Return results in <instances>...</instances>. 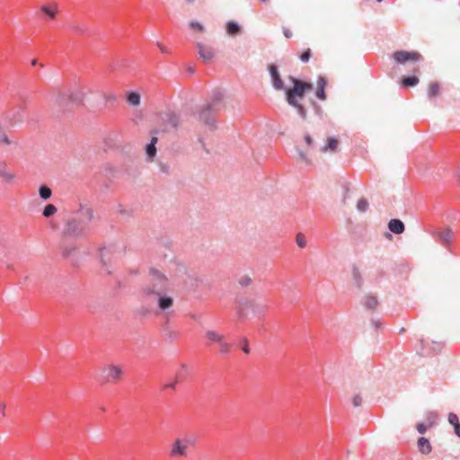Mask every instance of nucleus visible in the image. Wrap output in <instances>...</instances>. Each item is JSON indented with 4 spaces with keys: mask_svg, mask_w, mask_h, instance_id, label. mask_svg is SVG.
I'll use <instances>...</instances> for the list:
<instances>
[{
    "mask_svg": "<svg viewBox=\"0 0 460 460\" xmlns=\"http://www.w3.org/2000/svg\"><path fill=\"white\" fill-rule=\"evenodd\" d=\"M163 332L167 341H173L179 338V333L170 328L168 322L164 323Z\"/></svg>",
    "mask_w": 460,
    "mask_h": 460,
    "instance_id": "obj_24",
    "label": "nucleus"
},
{
    "mask_svg": "<svg viewBox=\"0 0 460 460\" xmlns=\"http://www.w3.org/2000/svg\"><path fill=\"white\" fill-rule=\"evenodd\" d=\"M39 195H40V199L47 200V199H50V197L52 195V190L49 186H47L45 184H41L39 187Z\"/></svg>",
    "mask_w": 460,
    "mask_h": 460,
    "instance_id": "obj_29",
    "label": "nucleus"
},
{
    "mask_svg": "<svg viewBox=\"0 0 460 460\" xmlns=\"http://www.w3.org/2000/svg\"><path fill=\"white\" fill-rule=\"evenodd\" d=\"M225 107L224 93L216 89L212 92L210 101L197 111L199 119L208 126L211 129L217 128V114Z\"/></svg>",
    "mask_w": 460,
    "mask_h": 460,
    "instance_id": "obj_3",
    "label": "nucleus"
},
{
    "mask_svg": "<svg viewBox=\"0 0 460 460\" xmlns=\"http://www.w3.org/2000/svg\"><path fill=\"white\" fill-rule=\"evenodd\" d=\"M159 133V129L157 128H154L151 130V134L153 135L152 137H151V140L148 144H153V146H156V144L158 142V137H157V134Z\"/></svg>",
    "mask_w": 460,
    "mask_h": 460,
    "instance_id": "obj_44",
    "label": "nucleus"
},
{
    "mask_svg": "<svg viewBox=\"0 0 460 460\" xmlns=\"http://www.w3.org/2000/svg\"><path fill=\"white\" fill-rule=\"evenodd\" d=\"M241 25L234 21H228L226 23V30L230 36L238 35L241 32Z\"/></svg>",
    "mask_w": 460,
    "mask_h": 460,
    "instance_id": "obj_23",
    "label": "nucleus"
},
{
    "mask_svg": "<svg viewBox=\"0 0 460 460\" xmlns=\"http://www.w3.org/2000/svg\"><path fill=\"white\" fill-rule=\"evenodd\" d=\"M289 81L292 83V88H285L296 97L303 98L306 91L313 89V84L308 82H305L295 76H289Z\"/></svg>",
    "mask_w": 460,
    "mask_h": 460,
    "instance_id": "obj_9",
    "label": "nucleus"
},
{
    "mask_svg": "<svg viewBox=\"0 0 460 460\" xmlns=\"http://www.w3.org/2000/svg\"><path fill=\"white\" fill-rule=\"evenodd\" d=\"M94 219L93 209L85 203H80L78 209L69 217L63 227V235L69 238H82L90 231V223Z\"/></svg>",
    "mask_w": 460,
    "mask_h": 460,
    "instance_id": "obj_2",
    "label": "nucleus"
},
{
    "mask_svg": "<svg viewBox=\"0 0 460 460\" xmlns=\"http://www.w3.org/2000/svg\"><path fill=\"white\" fill-rule=\"evenodd\" d=\"M240 286L247 287L252 283V279L249 276H243L238 280Z\"/></svg>",
    "mask_w": 460,
    "mask_h": 460,
    "instance_id": "obj_42",
    "label": "nucleus"
},
{
    "mask_svg": "<svg viewBox=\"0 0 460 460\" xmlns=\"http://www.w3.org/2000/svg\"><path fill=\"white\" fill-rule=\"evenodd\" d=\"M419 83V78L416 75H410L403 77L402 79V85L404 87H412L417 85Z\"/></svg>",
    "mask_w": 460,
    "mask_h": 460,
    "instance_id": "obj_31",
    "label": "nucleus"
},
{
    "mask_svg": "<svg viewBox=\"0 0 460 460\" xmlns=\"http://www.w3.org/2000/svg\"><path fill=\"white\" fill-rule=\"evenodd\" d=\"M352 403L355 407H358L361 405L362 403V398L359 396V395H355L353 398H352Z\"/></svg>",
    "mask_w": 460,
    "mask_h": 460,
    "instance_id": "obj_48",
    "label": "nucleus"
},
{
    "mask_svg": "<svg viewBox=\"0 0 460 460\" xmlns=\"http://www.w3.org/2000/svg\"><path fill=\"white\" fill-rule=\"evenodd\" d=\"M236 314L240 319L246 317L251 311L252 315L261 317L267 312L269 305L262 302H254L246 297H242L236 300Z\"/></svg>",
    "mask_w": 460,
    "mask_h": 460,
    "instance_id": "obj_4",
    "label": "nucleus"
},
{
    "mask_svg": "<svg viewBox=\"0 0 460 460\" xmlns=\"http://www.w3.org/2000/svg\"><path fill=\"white\" fill-rule=\"evenodd\" d=\"M378 304L377 298L374 296L367 295L365 296L364 306L367 309L373 310Z\"/></svg>",
    "mask_w": 460,
    "mask_h": 460,
    "instance_id": "obj_28",
    "label": "nucleus"
},
{
    "mask_svg": "<svg viewBox=\"0 0 460 460\" xmlns=\"http://www.w3.org/2000/svg\"><path fill=\"white\" fill-rule=\"evenodd\" d=\"M12 142L5 133L4 126L0 122V145H10Z\"/></svg>",
    "mask_w": 460,
    "mask_h": 460,
    "instance_id": "obj_33",
    "label": "nucleus"
},
{
    "mask_svg": "<svg viewBox=\"0 0 460 460\" xmlns=\"http://www.w3.org/2000/svg\"><path fill=\"white\" fill-rule=\"evenodd\" d=\"M454 432L458 438H460V422L454 426Z\"/></svg>",
    "mask_w": 460,
    "mask_h": 460,
    "instance_id": "obj_55",
    "label": "nucleus"
},
{
    "mask_svg": "<svg viewBox=\"0 0 460 460\" xmlns=\"http://www.w3.org/2000/svg\"><path fill=\"white\" fill-rule=\"evenodd\" d=\"M296 244L300 247V248H305L306 246V240L303 234L299 233L296 234Z\"/></svg>",
    "mask_w": 460,
    "mask_h": 460,
    "instance_id": "obj_39",
    "label": "nucleus"
},
{
    "mask_svg": "<svg viewBox=\"0 0 460 460\" xmlns=\"http://www.w3.org/2000/svg\"><path fill=\"white\" fill-rule=\"evenodd\" d=\"M161 119L164 124L170 125L173 128H177L181 121L180 115L171 111L161 114Z\"/></svg>",
    "mask_w": 460,
    "mask_h": 460,
    "instance_id": "obj_16",
    "label": "nucleus"
},
{
    "mask_svg": "<svg viewBox=\"0 0 460 460\" xmlns=\"http://www.w3.org/2000/svg\"><path fill=\"white\" fill-rule=\"evenodd\" d=\"M387 226H388V229L395 234H402L405 230V226H404L403 222L398 218L391 219L388 222Z\"/></svg>",
    "mask_w": 460,
    "mask_h": 460,
    "instance_id": "obj_19",
    "label": "nucleus"
},
{
    "mask_svg": "<svg viewBox=\"0 0 460 460\" xmlns=\"http://www.w3.org/2000/svg\"><path fill=\"white\" fill-rule=\"evenodd\" d=\"M57 207L54 204L49 203L44 207L42 210V216L46 218H49L52 216H54L57 213Z\"/></svg>",
    "mask_w": 460,
    "mask_h": 460,
    "instance_id": "obj_30",
    "label": "nucleus"
},
{
    "mask_svg": "<svg viewBox=\"0 0 460 460\" xmlns=\"http://www.w3.org/2000/svg\"><path fill=\"white\" fill-rule=\"evenodd\" d=\"M368 208V202L365 198L358 199L357 203V209L358 212L364 213Z\"/></svg>",
    "mask_w": 460,
    "mask_h": 460,
    "instance_id": "obj_38",
    "label": "nucleus"
},
{
    "mask_svg": "<svg viewBox=\"0 0 460 460\" xmlns=\"http://www.w3.org/2000/svg\"><path fill=\"white\" fill-rule=\"evenodd\" d=\"M428 427H429L428 424L418 423L416 429L420 434H425L428 429Z\"/></svg>",
    "mask_w": 460,
    "mask_h": 460,
    "instance_id": "obj_45",
    "label": "nucleus"
},
{
    "mask_svg": "<svg viewBox=\"0 0 460 460\" xmlns=\"http://www.w3.org/2000/svg\"><path fill=\"white\" fill-rule=\"evenodd\" d=\"M418 448L424 455L429 454L432 449L429 440L425 437H420L418 439Z\"/></svg>",
    "mask_w": 460,
    "mask_h": 460,
    "instance_id": "obj_21",
    "label": "nucleus"
},
{
    "mask_svg": "<svg viewBox=\"0 0 460 460\" xmlns=\"http://www.w3.org/2000/svg\"><path fill=\"white\" fill-rule=\"evenodd\" d=\"M394 59L398 64H405L407 61L410 60H419L420 58V54L415 51H405V50H400L395 51L393 54Z\"/></svg>",
    "mask_w": 460,
    "mask_h": 460,
    "instance_id": "obj_14",
    "label": "nucleus"
},
{
    "mask_svg": "<svg viewBox=\"0 0 460 460\" xmlns=\"http://www.w3.org/2000/svg\"><path fill=\"white\" fill-rule=\"evenodd\" d=\"M159 169L162 172L168 173L170 167L167 164L161 163L159 164Z\"/></svg>",
    "mask_w": 460,
    "mask_h": 460,
    "instance_id": "obj_51",
    "label": "nucleus"
},
{
    "mask_svg": "<svg viewBox=\"0 0 460 460\" xmlns=\"http://www.w3.org/2000/svg\"><path fill=\"white\" fill-rule=\"evenodd\" d=\"M312 54H311V49H307L305 50H304L301 55L299 56V58L300 60L303 62V63H306L309 61L310 58H311Z\"/></svg>",
    "mask_w": 460,
    "mask_h": 460,
    "instance_id": "obj_40",
    "label": "nucleus"
},
{
    "mask_svg": "<svg viewBox=\"0 0 460 460\" xmlns=\"http://www.w3.org/2000/svg\"><path fill=\"white\" fill-rule=\"evenodd\" d=\"M196 47L198 49L199 56L203 59V61L208 62L213 59L215 53L211 47L206 46L200 42H198Z\"/></svg>",
    "mask_w": 460,
    "mask_h": 460,
    "instance_id": "obj_17",
    "label": "nucleus"
},
{
    "mask_svg": "<svg viewBox=\"0 0 460 460\" xmlns=\"http://www.w3.org/2000/svg\"><path fill=\"white\" fill-rule=\"evenodd\" d=\"M327 85V80L324 76H319L317 79V89L315 92V96L321 100L325 101L327 96L325 93V87Z\"/></svg>",
    "mask_w": 460,
    "mask_h": 460,
    "instance_id": "obj_18",
    "label": "nucleus"
},
{
    "mask_svg": "<svg viewBox=\"0 0 460 460\" xmlns=\"http://www.w3.org/2000/svg\"><path fill=\"white\" fill-rule=\"evenodd\" d=\"M284 91L286 93V99H287L288 103L294 108L297 107L299 104V102L297 101L298 97H296L294 94H292L291 93H289L287 90H284Z\"/></svg>",
    "mask_w": 460,
    "mask_h": 460,
    "instance_id": "obj_35",
    "label": "nucleus"
},
{
    "mask_svg": "<svg viewBox=\"0 0 460 460\" xmlns=\"http://www.w3.org/2000/svg\"><path fill=\"white\" fill-rule=\"evenodd\" d=\"M146 159L147 161H153L155 156L156 155V146H153V144H146L145 147Z\"/></svg>",
    "mask_w": 460,
    "mask_h": 460,
    "instance_id": "obj_32",
    "label": "nucleus"
},
{
    "mask_svg": "<svg viewBox=\"0 0 460 460\" xmlns=\"http://www.w3.org/2000/svg\"><path fill=\"white\" fill-rule=\"evenodd\" d=\"M243 346L242 347V349L244 353L248 354L250 352V348H249V345H248V341L247 339H243Z\"/></svg>",
    "mask_w": 460,
    "mask_h": 460,
    "instance_id": "obj_52",
    "label": "nucleus"
},
{
    "mask_svg": "<svg viewBox=\"0 0 460 460\" xmlns=\"http://www.w3.org/2000/svg\"><path fill=\"white\" fill-rule=\"evenodd\" d=\"M295 109H296L297 113L299 114V116L302 119H305V117H306V111H305V107L302 104L299 103L298 106L296 107Z\"/></svg>",
    "mask_w": 460,
    "mask_h": 460,
    "instance_id": "obj_46",
    "label": "nucleus"
},
{
    "mask_svg": "<svg viewBox=\"0 0 460 460\" xmlns=\"http://www.w3.org/2000/svg\"><path fill=\"white\" fill-rule=\"evenodd\" d=\"M268 71L273 88L277 91L285 90L286 87L284 82L281 79L278 66L273 63L270 64L268 66Z\"/></svg>",
    "mask_w": 460,
    "mask_h": 460,
    "instance_id": "obj_12",
    "label": "nucleus"
},
{
    "mask_svg": "<svg viewBox=\"0 0 460 460\" xmlns=\"http://www.w3.org/2000/svg\"><path fill=\"white\" fill-rule=\"evenodd\" d=\"M425 418H426V420H427V424L429 427H431V426H433L437 422V420L438 419V415L435 411H429V412L426 413Z\"/></svg>",
    "mask_w": 460,
    "mask_h": 460,
    "instance_id": "obj_36",
    "label": "nucleus"
},
{
    "mask_svg": "<svg viewBox=\"0 0 460 460\" xmlns=\"http://www.w3.org/2000/svg\"><path fill=\"white\" fill-rule=\"evenodd\" d=\"M181 371H187L188 370V366L186 364H181Z\"/></svg>",
    "mask_w": 460,
    "mask_h": 460,
    "instance_id": "obj_59",
    "label": "nucleus"
},
{
    "mask_svg": "<svg viewBox=\"0 0 460 460\" xmlns=\"http://www.w3.org/2000/svg\"><path fill=\"white\" fill-rule=\"evenodd\" d=\"M31 66H36L38 64V60L34 58L31 60Z\"/></svg>",
    "mask_w": 460,
    "mask_h": 460,
    "instance_id": "obj_62",
    "label": "nucleus"
},
{
    "mask_svg": "<svg viewBox=\"0 0 460 460\" xmlns=\"http://www.w3.org/2000/svg\"><path fill=\"white\" fill-rule=\"evenodd\" d=\"M349 187L345 184L343 186V198H342L344 203H346L347 199L349 198Z\"/></svg>",
    "mask_w": 460,
    "mask_h": 460,
    "instance_id": "obj_50",
    "label": "nucleus"
},
{
    "mask_svg": "<svg viewBox=\"0 0 460 460\" xmlns=\"http://www.w3.org/2000/svg\"><path fill=\"white\" fill-rule=\"evenodd\" d=\"M149 277V282L143 288V294L147 299H155L160 311L164 314L169 313L174 300L166 293L169 285L167 278L154 268L150 269Z\"/></svg>",
    "mask_w": 460,
    "mask_h": 460,
    "instance_id": "obj_1",
    "label": "nucleus"
},
{
    "mask_svg": "<svg viewBox=\"0 0 460 460\" xmlns=\"http://www.w3.org/2000/svg\"><path fill=\"white\" fill-rule=\"evenodd\" d=\"M432 235L438 243L449 250L454 238V233L450 228L437 229Z\"/></svg>",
    "mask_w": 460,
    "mask_h": 460,
    "instance_id": "obj_11",
    "label": "nucleus"
},
{
    "mask_svg": "<svg viewBox=\"0 0 460 460\" xmlns=\"http://www.w3.org/2000/svg\"><path fill=\"white\" fill-rule=\"evenodd\" d=\"M297 151H298L299 157H300L303 161H305V162L308 163V158H307V156H306L305 153V152H303V151H301V150H297Z\"/></svg>",
    "mask_w": 460,
    "mask_h": 460,
    "instance_id": "obj_54",
    "label": "nucleus"
},
{
    "mask_svg": "<svg viewBox=\"0 0 460 460\" xmlns=\"http://www.w3.org/2000/svg\"><path fill=\"white\" fill-rule=\"evenodd\" d=\"M283 33L286 38L289 39L292 36V32L290 30L284 28Z\"/></svg>",
    "mask_w": 460,
    "mask_h": 460,
    "instance_id": "obj_56",
    "label": "nucleus"
},
{
    "mask_svg": "<svg viewBox=\"0 0 460 460\" xmlns=\"http://www.w3.org/2000/svg\"><path fill=\"white\" fill-rule=\"evenodd\" d=\"M305 142L306 143L308 147H310V148L314 147V140L310 135L306 134L305 136Z\"/></svg>",
    "mask_w": 460,
    "mask_h": 460,
    "instance_id": "obj_47",
    "label": "nucleus"
},
{
    "mask_svg": "<svg viewBox=\"0 0 460 460\" xmlns=\"http://www.w3.org/2000/svg\"><path fill=\"white\" fill-rule=\"evenodd\" d=\"M0 177L4 181L11 183L14 180V175L7 171V165L4 162L0 161Z\"/></svg>",
    "mask_w": 460,
    "mask_h": 460,
    "instance_id": "obj_22",
    "label": "nucleus"
},
{
    "mask_svg": "<svg viewBox=\"0 0 460 460\" xmlns=\"http://www.w3.org/2000/svg\"><path fill=\"white\" fill-rule=\"evenodd\" d=\"M23 120V109L22 107L13 110L5 118V123L9 128L19 126L22 124Z\"/></svg>",
    "mask_w": 460,
    "mask_h": 460,
    "instance_id": "obj_13",
    "label": "nucleus"
},
{
    "mask_svg": "<svg viewBox=\"0 0 460 460\" xmlns=\"http://www.w3.org/2000/svg\"><path fill=\"white\" fill-rule=\"evenodd\" d=\"M123 375V368L117 365H108L103 367L101 375L102 381L104 383L118 382Z\"/></svg>",
    "mask_w": 460,
    "mask_h": 460,
    "instance_id": "obj_7",
    "label": "nucleus"
},
{
    "mask_svg": "<svg viewBox=\"0 0 460 460\" xmlns=\"http://www.w3.org/2000/svg\"><path fill=\"white\" fill-rule=\"evenodd\" d=\"M61 255L64 259L69 261L74 265H77L78 261L75 259L76 246L73 244H66L61 248Z\"/></svg>",
    "mask_w": 460,
    "mask_h": 460,
    "instance_id": "obj_15",
    "label": "nucleus"
},
{
    "mask_svg": "<svg viewBox=\"0 0 460 460\" xmlns=\"http://www.w3.org/2000/svg\"><path fill=\"white\" fill-rule=\"evenodd\" d=\"M119 247L115 244H110L108 246H103L100 249V259L102 264L103 270L107 272V274H111V259L115 253L119 251Z\"/></svg>",
    "mask_w": 460,
    "mask_h": 460,
    "instance_id": "obj_8",
    "label": "nucleus"
},
{
    "mask_svg": "<svg viewBox=\"0 0 460 460\" xmlns=\"http://www.w3.org/2000/svg\"><path fill=\"white\" fill-rule=\"evenodd\" d=\"M374 323H375L376 328H378L380 325V323L378 322H375Z\"/></svg>",
    "mask_w": 460,
    "mask_h": 460,
    "instance_id": "obj_64",
    "label": "nucleus"
},
{
    "mask_svg": "<svg viewBox=\"0 0 460 460\" xmlns=\"http://www.w3.org/2000/svg\"><path fill=\"white\" fill-rule=\"evenodd\" d=\"M84 93L76 90L72 92L69 95L59 93L55 99V105H57L60 111L66 112L69 111V106L71 104L79 105L83 103Z\"/></svg>",
    "mask_w": 460,
    "mask_h": 460,
    "instance_id": "obj_5",
    "label": "nucleus"
},
{
    "mask_svg": "<svg viewBox=\"0 0 460 460\" xmlns=\"http://www.w3.org/2000/svg\"><path fill=\"white\" fill-rule=\"evenodd\" d=\"M352 278H353L355 286L358 288H361L364 284V279L362 278V275L360 273L358 267H357L356 265H353V267H352Z\"/></svg>",
    "mask_w": 460,
    "mask_h": 460,
    "instance_id": "obj_25",
    "label": "nucleus"
},
{
    "mask_svg": "<svg viewBox=\"0 0 460 460\" xmlns=\"http://www.w3.org/2000/svg\"><path fill=\"white\" fill-rule=\"evenodd\" d=\"M439 92V84L437 82H434L430 84L429 91H428V97L429 99H432L436 97L438 94Z\"/></svg>",
    "mask_w": 460,
    "mask_h": 460,
    "instance_id": "obj_34",
    "label": "nucleus"
},
{
    "mask_svg": "<svg viewBox=\"0 0 460 460\" xmlns=\"http://www.w3.org/2000/svg\"><path fill=\"white\" fill-rule=\"evenodd\" d=\"M199 141L201 143V146H202L203 149L206 151V153H208V150L207 149V147H206L205 144L203 143V141L202 140H199Z\"/></svg>",
    "mask_w": 460,
    "mask_h": 460,
    "instance_id": "obj_61",
    "label": "nucleus"
},
{
    "mask_svg": "<svg viewBox=\"0 0 460 460\" xmlns=\"http://www.w3.org/2000/svg\"><path fill=\"white\" fill-rule=\"evenodd\" d=\"M190 318L192 320H194V321L199 322V321H200L201 316L199 314H190Z\"/></svg>",
    "mask_w": 460,
    "mask_h": 460,
    "instance_id": "obj_57",
    "label": "nucleus"
},
{
    "mask_svg": "<svg viewBox=\"0 0 460 460\" xmlns=\"http://www.w3.org/2000/svg\"><path fill=\"white\" fill-rule=\"evenodd\" d=\"M140 99V94L137 92L129 91L127 93V102L133 106H138Z\"/></svg>",
    "mask_w": 460,
    "mask_h": 460,
    "instance_id": "obj_26",
    "label": "nucleus"
},
{
    "mask_svg": "<svg viewBox=\"0 0 460 460\" xmlns=\"http://www.w3.org/2000/svg\"><path fill=\"white\" fill-rule=\"evenodd\" d=\"M141 313H142V314H147V313H148V310H147V309H145V308H142V309H141Z\"/></svg>",
    "mask_w": 460,
    "mask_h": 460,
    "instance_id": "obj_63",
    "label": "nucleus"
},
{
    "mask_svg": "<svg viewBox=\"0 0 460 460\" xmlns=\"http://www.w3.org/2000/svg\"><path fill=\"white\" fill-rule=\"evenodd\" d=\"M204 338L208 346L218 344L219 352L222 355H226L229 353L231 345L225 341V336L222 333L216 330L209 329L204 332Z\"/></svg>",
    "mask_w": 460,
    "mask_h": 460,
    "instance_id": "obj_6",
    "label": "nucleus"
},
{
    "mask_svg": "<svg viewBox=\"0 0 460 460\" xmlns=\"http://www.w3.org/2000/svg\"><path fill=\"white\" fill-rule=\"evenodd\" d=\"M191 444L189 438H176L170 450L172 457L186 456L189 446Z\"/></svg>",
    "mask_w": 460,
    "mask_h": 460,
    "instance_id": "obj_10",
    "label": "nucleus"
},
{
    "mask_svg": "<svg viewBox=\"0 0 460 460\" xmlns=\"http://www.w3.org/2000/svg\"><path fill=\"white\" fill-rule=\"evenodd\" d=\"M157 46H158V48L160 49V50H161L163 53H168V50H167V49H166L164 46H163V45H162V44H160V43H157Z\"/></svg>",
    "mask_w": 460,
    "mask_h": 460,
    "instance_id": "obj_58",
    "label": "nucleus"
},
{
    "mask_svg": "<svg viewBox=\"0 0 460 460\" xmlns=\"http://www.w3.org/2000/svg\"><path fill=\"white\" fill-rule=\"evenodd\" d=\"M105 99H106L107 102H116L117 101V97L113 93H111L109 95H105Z\"/></svg>",
    "mask_w": 460,
    "mask_h": 460,
    "instance_id": "obj_53",
    "label": "nucleus"
},
{
    "mask_svg": "<svg viewBox=\"0 0 460 460\" xmlns=\"http://www.w3.org/2000/svg\"><path fill=\"white\" fill-rule=\"evenodd\" d=\"M119 212L120 214H126V211L122 208L121 205L119 206Z\"/></svg>",
    "mask_w": 460,
    "mask_h": 460,
    "instance_id": "obj_60",
    "label": "nucleus"
},
{
    "mask_svg": "<svg viewBox=\"0 0 460 460\" xmlns=\"http://www.w3.org/2000/svg\"><path fill=\"white\" fill-rule=\"evenodd\" d=\"M448 422L450 423V425H452L453 427L456 424H458L459 422V420H458V416L454 413V412H450L448 414Z\"/></svg>",
    "mask_w": 460,
    "mask_h": 460,
    "instance_id": "obj_43",
    "label": "nucleus"
},
{
    "mask_svg": "<svg viewBox=\"0 0 460 460\" xmlns=\"http://www.w3.org/2000/svg\"><path fill=\"white\" fill-rule=\"evenodd\" d=\"M42 15L48 20H54L58 13L57 5H43L40 8Z\"/></svg>",
    "mask_w": 460,
    "mask_h": 460,
    "instance_id": "obj_20",
    "label": "nucleus"
},
{
    "mask_svg": "<svg viewBox=\"0 0 460 460\" xmlns=\"http://www.w3.org/2000/svg\"><path fill=\"white\" fill-rule=\"evenodd\" d=\"M182 379H183V376H182L181 373L179 372L177 374V376H175L174 380L170 383L165 384L163 386V389H167V388L175 389L178 382L181 381Z\"/></svg>",
    "mask_w": 460,
    "mask_h": 460,
    "instance_id": "obj_37",
    "label": "nucleus"
},
{
    "mask_svg": "<svg viewBox=\"0 0 460 460\" xmlns=\"http://www.w3.org/2000/svg\"><path fill=\"white\" fill-rule=\"evenodd\" d=\"M338 146V140L334 137L327 138L326 145L321 147L323 152L334 151Z\"/></svg>",
    "mask_w": 460,
    "mask_h": 460,
    "instance_id": "obj_27",
    "label": "nucleus"
},
{
    "mask_svg": "<svg viewBox=\"0 0 460 460\" xmlns=\"http://www.w3.org/2000/svg\"><path fill=\"white\" fill-rule=\"evenodd\" d=\"M85 28L84 26H81V25H73L72 26V31L75 33H83L84 31Z\"/></svg>",
    "mask_w": 460,
    "mask_h": 460,
    "instance_id": "obj_49",
    "label": "nucleus"
},
{
    "mask_svg": "<svg viewBox=\"0 0 460 460\" xmlns=\"http://www.w3.org/2000/svg\"><path fill=\"white\" fill-rule=\"evenodd\" d=\"M190 27L193 30L203 31L204 26L198 21H191L190 22Z\"/></svg>",
    "mask_w": 460,
    "mask_h": 460,
    "instance_id": "obj_41",
    "label": "nucleus"
}]
</instances>
